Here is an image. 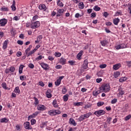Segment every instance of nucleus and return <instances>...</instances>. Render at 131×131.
I'll use <instances>...</instances> for the list:
<instances>
[{
	"label": "nucleus",
	"instance_id": "1",
	"mask_svg": "<svg viewBox=\"0 0 131 131\" xmlns=\"http://www.w3.org/2000/svg\"><path fill=\"white\" fill-rule=\"evenodd\" d=\"M111 90V87H110V84L109 83L103 84L100 87V91L103 93H108L110 92Z\"/></svg>",
	"mask_w": 131,
	"mask_h": 131
},
{
	"label": "nucleus",
	"instance_id": "2",
	"mask_svg": "<svg viewBox=\"0 0 131 131\" xmlns=\"http://www.w3.org/2000/svg\"><path fill=\"white\" fill-rule=\"evenodd\" d=\"M40 26V23L39 21L33 22L31 24V28L32 29H35V28H38Z\"/></svg>",
	"mask_w": 131,
	"mask_h": 131
},
{
	"label": "nucleus",
	"instance_id": "3",
	"mask_svg": "<svg viewBox=\"0 0 131 131\" xmlns=\"http://www.w3.org/2000/svg\"><path fill=\"white\" fill-rule=\"evenodd\" d=\"M105 113H106V112H105V111H104L103 110H99V111H96L95 112H94L95 115H96V116H97V117H99V116L104 115V114H105Z\"/></svg>",
	"mask_w": 131,
	"mask_h": 131
},
{
	"label": "nucleus",
	"instance_id": "4",
	"mask_svg": "<svg viewBox=\"0 0 131 131\" xmlns=\"http://www.w3.org/2000/svg\"><path fill=\"white\" fill-rule=\"evenodd\" d=\"M24 126L26 129H32V126H31V125H30V122L28 121H26L24 123Z\"/></svg>",
	"mask_w": 131,
	"mask_h": 131
},
{
	"label": "nucleus",
	"instance_id": "5",
	"mask_svg": "<svg viewBox=\"0 0 131 131\" xmlns=\"http://www.w3.org/2000/svg\"><path fill=\"white\" fill-rule=\"evenodd\" d=\"M39 65L45 70L47 71V70H50V66L47 63H45V62H41L39 63Z\"/></svg>",
	"mask_w": 131,
	"mask_h": 131
},
{
	"label": "nucleus",
	"instance_id": "6",
	"mask_svg": "<svg viewBox=\"0 0 131 131\" xmlns=\"http://www.w3.org/2000/svg\"><path fill=\"white\" fill-rule=\"evenodd\" d=\"M8 23V19L6 18H2L0 20V27H5Z\"/></svg>",
	"mask_w": 131,
	"mask_h": 131
},
{
	"label": "nucleus",
	"instance_id": "7",
	"mask_svg": "<svg viewBox=\"0 0 131 131\" xmlns=\"http://www.w3.org/2000/svg\"><path fill=\"white\" fill-rule=\"evenodd\" d=\"M39 114V112H35L33 113L32 115H31L28 116V120H30V119H32V118H35L37 115Z\"/></svg>",
	"mask_w": 131,
	"mask_h": 131
},
{
	"label": "nucleus",
	"instance_id": "8",
	"mask_svg": "<svg viewBox=\"0 0 131 131\" xmlns=\"http://www.w3.org/2000/svg\"><path fill=\"white\" fill-rule=\"evenodd\" d=\"M88 60L85 59L84 60L83 64V71H85V70H89V67L88 66Z\"/></svg>",
	"mask_w": 131,
	"mask_h": 131
},
{
	"label": "nucleus",
	"instance_id": "9",
	"mask_svg": "<svg viewBox=\"0 0 131 131\" xmlns=\"http://www.w3.org/2000/svg\"><path fill=\"white\" fill-rule=\"evenodd\" d=\"M37 108L39 111H45V110H47V107L41 104H38Z\"/></svg>",
	"mask_w": 131,
	"mask_h": 131
},
{
	"label": "nucleus",
	"instance_id": "10",
	"mask_svg": "<svg viewBox=\"0 0 131 131\" xmlns=\"http://www.w3.org/2000/svg\"><path fill=\"white\" fill-rule=\"evenodd\" d=\"M123 95H124V91L122 90L121 88H119L118 90V97H121Z\"/></svg>",
	"mask_w": 131,
	"mask_h": 131
},
{
	"label": "nucleus",
	"instance_id": "11",
	"mask_svg": "<svg viewBox=\"0 0 131 131\" xmlns=\"http://www.w3.org/2000/svg\"><path fill=\"white\" fill-rule=\"evenodd\" d=\"M100 43L102 47H106L108 43H109V41H108V40L105 39L102 41H100Z\"/></svg>",
	"mask_w": 131,
	"mask_h": 131
},
{
	"label": "nucleus",
	"instance_id": "12",
	"mask_svg": "<svg viewBox=\"0 0 131 131\" xmlns=\"http://www.w3.org/2000/svg\"><path fill=\"white\" fill-rule=\"evenodd\" d=\"M8 43H9V40L6 39L3 42V47H2L3 50H6L7 48H8Z\"/></svg>",
	"mask_w": 131,
	"mask_h": 131
},
{
	"label": "nucleus",
	"instance_id": "13",
	"mask_svg": "<svg viewBox=\"0 0 131 131\" xmlns=\"http://www.w3.org/2000/svg\"><path fill=\"white\" fill-rule=\"evenodd\" d=\"M52 105L54 108H58V109H60V107H59V105H58V103L57 102V100L54 99L53 101Z\"/></svg>",
	"mask_w": 131,
	"mask_h": 131
},
{
	"label": "nucleus",
	"instance_id": "14",
	"mask_svg": "<svg viewBox=\"0 0 131 131\" xmlns=\"http://www.w3.org/2000/svg\"><path fill=\"white\" fill-rule=\"evenodd\" d=\"M121 67V64L120 63H117L113 66V69L114 70H118L119 68Z\"/></svg>",
	"mask_w": 131,
	"mask_h": 131
},
{
	"label": "nucleus",
	"instance_id": "15",
	"mask_svg": "<svg viewBox=\"0 0 131 131\" xmlns=\"http://www.w3.org/2000/svg\"><path fill=\"white\" fill-rule=\"evenodd\" d=\"M69 123L70 124H72L74 126H76V123L75 122V120H74V118H71L70 119Z\"/></svg>",
	"mask_w": 131,
	"mask_h": 131
},
{
	"label": "nucleus",
	"instance_id": "16",
	"mask_svg": "<svg viewBox=\"0 0 131 131\" xmlns=\"http://www.w3.org/2000/svg\"><path fill=\"white\" fill-rule=\"evenodd\" d=\"M48 114L50 115V116H56V114L55 113V110H51L48 111Z\"/></svg>",
	"mask_w": 131,
	"mask_h": 131
},
{
	"label": "nucleus",
	"instance_id": "17",
	"mask_svg": "<svg viewBox=\"0 0 131 131\" xmlns=\"http://www.w3.org/2000/svg\"><path fill=\"white\" fill-rule=\"evenodd\" d=\"M59 63L61 64V65H65V64H66V59L61 57L59 60Z\"/></svg>",
	"mask_w": 131,
	"mask_h": 131
},
{
	"label": "nucleus",
	"instance_id": "18",
	"mask_svg": "<svg viewBox=\"0 0 131 131\" xmlns=\"http://www.w3.org/2000/svg\"><path fill=\"white\" fill-rule=\"evenodd\" d=\"M42 39V35H40L37 37V40L35 41V43H39V41Z\"/></svg>",
	"mask_w": 131,
	"mask_h": 131
},
{
	"label": "nucleus",
	"instance_id": "19",
	"mask_svg": "<svg viewBox=\"0 0 131 131\" xmlns=\"http://www.w3.org/2000/svg\"><path fill=\"white\" fill-rule=\"evenodd\" d=\"M1 11L2 12H9V8L5 6H3L1 8Z\"/></svg>",
	"mask_w": 131,
	"mask_h": 131
},
{
	"label": "nucleus",
	"instance_id": "20",
	"mask_svg": "<svg viewBox=\"0 0 131 131\" xmlns=\"http://www.w3.org/2000/svg\"><path fill=\"white\" fill-rule=\"evenodd\" d=\"M39 10H44V11H46L47 10V6L45 4H40L39 5Z\"/></svg>",
	"mask_w": 131,
	"mask_h": 131
},
{
	"label": "nucleus",
	"instance_id": "21",
	"mask_svg": "<svg viewBox=\"0 0 131 131\" xmlns=\"http://www.w3.org/2000/svg\"><path fill=\"white\" fill-rule=\"evenodd\" d=\"M120 22V19L118 18H116L113 19V23L114 25H118V23Z\"/></svg>",
	"mask_w": 131,
	"mask_h": 131
},
{
	"label": "nucleus",
	"instance_id": "22",
	"mask_svg": "<svg viewBox=\"0 0 131 131\" xmlns=\"http://www.w3.org/2000/svg\"><path fill=\"white\" fill-rule=\"evenodd\" d=\"M48 122H49L48 121L42 122L41 124L40 125V127L41 128H43L45 126H47V125H48Z\"/></svg>",
	"mask_w": 131,
	"mask_h": 131
},
{
	"label": "nucleus",
	"instance_id": "23",
	"mask_svg": "<svg viewBox=\"0 0 131 131\" xmlns=\"http://www.w3.org/2000/svg\"><path fill=\"white\" fill-rule=\"evenodd\" d=\"M81 56H82V50H81L77 55V59H78V60H81Z\"/></svg>",
	"mask_w": 131,
	"mask_h": 131
},
{
	"label": "nucleus",
	"instance_id": "24",
	"mask_svg": "<svg viewBox=\"0 0 131 131\" xmlns=\"http://www.w3.org/2000/svg\"><path fill=\"white\" fill-rule=\"evenodd\" d=\"M1 123H4V122L5 123H7V122H9V119L7 118H4L1 119Z\"/></svg>",
	"mask_w": 131,
	"mask_h": 131
},
{
	"label": "nucleus",
	"instance_id": "25",
	"mask_svg": "<svg viewBox=\"0 0 131 131\" xmlns=\"http://www.w3.org/2000/svg\"><path fill=\"white\" fill-rule=\"evenodd\" d=\"M14 93H15L16 94H17V95H19L20 91V89H19V86H16L14 90Z\"/></svg>",
	"mask_w": 131,
	"mask_h": 131
},
{
	"label": "nucleus",
	"instance_id": "26",
	"mask_svg": "<svg viewBox=\"0 0 131 131\" xmlns=\"http://www.w3.org/2000/svg\"><path fill=\"white\" fill-rule=\"evenodd\" d=\"M92 115V113H88L87 114H85L83 115V119H85L86 118H89V117Z\"/></svg>",
	"mask_w": 131,
	"mask_h": 131
},
{
	"label": "nucleus",
	"instance_id": "27",
	"mask_svg": "<svg viewBox=\"0 0 131 131\" xmlns=\"http://www.w3.org/2000/svg\"><path fill=\"white\" fill-rule=\"evenodd\" d=\"M2 86L4 90H10V89L7 86V83L6 82L2 83Z\"/></svg>",
	"mask_w": 131,
	"mask_h": 131
},
{
	"label": "nucleus",
	"instance_id": "28",
	"mask_svg": "<svg viewBox=\"0 0 131 131\" xmlns=\"http://www.w3.org/2000/svg\"><path fill=\"white\" fill-rule=\"evenodd\" d=\"M57 4L58 7H64V4H63V3L61 2V0L57 1Z\"/></svg>",
	"mask_w": 131,
	"mask_h": 131
},
{
	"label": "nucleus",
	"instance_id": "29",
	"mask_svg": "<svg viewBox=\"0 0 131 131\" xmlns=\"http://www.w3.org/2000/svg\"><path fill=\"white\" fill-rule=\"evenodd\" d=\"M94 11H96V12H98L101 10V8H100L98 5H96L93 7Z\"/></svg>",
	"mask_w": 131,
	"mask_h": 131
},
{
	"label": "nucleus",
	"instance_id": "30",
	"mask_svg": "<svg viewBox=\"0 0 131 131\" xmlns=\"http://www.w3.org/2000/svg\"><path fill=\"white\" fill-rule=\"evenodd\" d=\"M69 97V95L68 94H66L63 97V100L64 102H67L68 101V97Z\"/></svg>",
	"mask_w": 131,
	"mask_h": 131
},
{
	"label": "nucleus",
	"instance_id": "31",
	"mask_svg": "<svg viewBox=\"0 0 131 131\" xmlns=\"http://www.w3.org/2000/svg\"><path fill=\"white\" fill-rule=\"evenodd\" d=\"M73 105L74 106L79 107V106H82V102H74Z\"/></svg>",
	"mask_w": 131,
	"mask_h": 131
},
{
	"label": "nucleus",
	"instance_id": "32",
	"mask_svg": "<svg viewBox=\"0 0 131 131\" xmlns=\"http://www.w3.org/2000/svg\"><path fill=\"white\" fill-rule=\"evenodd\" d=\"M120 75V73L119 72H116L114 73V77L115 78H117Z\"/></svg>",
	"mask_w": 131,
	"mask_h": 131
},
{
	"label": "nucleus",
	"instance_id": "33",
	"mask_svg": "<svg viewBox=\"0 0 131 131\" xmlns=\"http://www.w3.org/2000/svg\"><path fill=\"white\" fill-rule=\"evenodd\" d=\"M24 68V66L21 65L19 68V73L21 74L23 72V69Z\"/></svg>",
	"mask_w": 131,
	"mask_h": 131
},
{
	"label": "nucleus",
	"instance_id": "34",
	"mask_svg": "<svg viewBox=\"0 0 131 131\" xmlns=\"http://www.w3.org/2000/svg\"><path fill=\"white\" fill-rule=\"evenodd\" d=\"M10 32L11 34L13 36H15V35H16V30H15V29H12L10 31Z\"/></svg>",
	"mask_w": 131,
	"mask_h": 131
},
{
	"label": "nucleus",
	"instance_id": "35",
	"mask_svg": "<svg viewBox=\"0 0 131 131\" xmlns=\"http://www.w3.org/2000/svg\"><path fill=\"white\" fill-rule=\"evenodd\" d=\"M32 48V45H30L29 46V48H28L26 51H25V53L27 55H28V52H29V51H30V50H31V49Z\"/></svg>",
	"mask_w": 131,
	"mask_h": 131
},
{
	"label": "nucleus",
	"instance_id": "36",
	"mask_svg": "<svg viewBox=\"0 0 131 131\" xmlns=\"http://www.w3.org/2000/svg\"><path fill=\"white\" fill-rule=\"evenodd\" d=\"M34 100H35L34 104L35 105V106L39 104V101H38V99H37V98L34 97Z\"/></svg>",
	"mask_w": 131,
	"mask_h": 131
},
{
	"label": "nucleus",
	"instance_id": "37",
	"mask_svg": "<svg viewBox=\"0 0 131 131\" xmlns=\"http://www.w3.org/2000/svg\"><path fill=\"white\" fill-rule=\"evenodd\" d=\"M100 93V91L94 90L93 92V95L94 96H98Z\"/></svg>",
	"mask_w": 131,
	"mask_h": 131
},
{
	"label": "nucleus",
	"instance_id": "38",
	"mask_svg": "<svg viewBox=\"0 0 131 131\" xmlns=\"http://www.w3.org/2000/svg\"><path fill=\"white\" fill-rule=\"evenodd\" d=\"M55 84L56 86H59L61 84V81L58 79L55 82Z\"/></svg>",
	"mask_w": 131,
	"mask_h": 131
},
{
	"label": "nucleus",
	"instance_id": "39",
	"mask_svg": "<svg viewBox=\"0 0 131 131\" xmlns=\"http://www.w3.org/2000/svg\"><path fill=\"white\" fill-rule=\"evenodd\" d=\"M36 123V120L34 119H32L31 120V125H34Z\"/></svg>",
	"mask_w": 131,
	"mask_h": 131
},
{
	"label": "nucleus",
	"instance_id": "40",
	"mask_svg": "<svg viewBox=\"0 0 131 131\" xmlns=\"http://www.w3.org/2000/svg\"><path fill=\"white\" fill-rule=\"evenodd\" d=\"M43 59V58H45L43 56L42 57V56L41 55H40L38 57H37L36 58H35V60L36 61H40V60H41V59Z\"/></svg>",
	"mask_w": 131,
	"mask_h": 131
},
{
	"label": "nucleus",
	"instance_id": "41",
	"mask_svg": "<svg viewBox=\"0 0 131 131\" xmlns=\"http://www.w3.org/2000/svg\"><path fill=\"white\" fill-rule=\"evenodd\" d=\"M54 55L55 57H61V56H62V54H61L60 52H56Z\"/></svg>",
	"mask_w": 131,
	"mask_h": 131
},
{
	"label": "nucleus",
	"instance_id": "42",
	"mask_svg": "<svg viewBox=\"0 0 131 131\" xmlns=\"http://www.w3.org/2000/svg\"><path fill=\"white\" fill-rule=\"evenodd\" d=\"M54 112L55 113V115H58L59 114H61V111L59 110H54Z\"/></svg>",
	"mask_w": 131,
	"mask_h": 131
},
{
	"label": "nucleus",
	"instance_id": "43",
	"mask_svg": "<svg viewBox=\"0 0 131 131\" xmlns=\"http://www.w3.org/2000/svg\"><path fill=\"white\" fill-rule=\"evenodd\" d=\"M104 105V102L103 101H99L97 103L98 107H101V106H103Z\"/></svg>",
	"mask_w": 131,
	"mask_h": 131
},
{
	"label": "nucleus",
	"instance_id": "44",
	"mask_svg": "<svg viewBox=\"0 0 131 131\" xmlns=\"http://www.w3.org/2000/svg\"><path fill=\"white\" fill-rule=\"evenodd\" d=\"M36 51H35V50H33L32 51H31L28 54V57H29V56H31V55L34 54V52H35Z\"/></svg>",
	"mask_w": 131,
	"mask_h": 131
},
{
	"label": "nucleus",
	"instance_id": "45",
	"mask_svg": "<svg viewBox=\"0 0 131 131\" xmlns=\"http://www.w3.org/2000/svg\"><path fill=\"white\" fill-rule=\"evenodd\" d=\"M119 45L120 46L121 49H125V48H126V45H125V43H122Z\"/></svg>",
	"mask_w": 131,
	"mask_h": 131
},
{
	"label": "nucleus",
	"instance_id": "46",
	"mask_svg": "<svg viewBox=\"0 0 131 131\" xmlns=\"http://www.w3.org/2000/svg\"><path fill=\"white\" fill-rule=\"evenodd\" d=\"M97 75L99 77H101L103 76V71H99L97 73Z\"/></svg>",
	"mask_w": 131,
	"mask_h": 131
},
{
	"label": "nucleus",
	"instance_id": "47",
	"mask_svg": "<svg viewBox=\"0 0 131 131\" xmlns=\"http://www.w3.org/2000/svg\"><path fill=\"white\" fill-rule=\"evenodd\" d=\"M64 9H59L58 10H57V12L59 13V14H62L63 13H64Z\"/></svg>",
	"mask_w": 131,
	"mask_h": 131
},
{
	"label": "nucleus",
	"instance_id": "48",
	"mask_svg": "<svg viewBox=\"0 0 131 131\" xmlns=\"http://www.w3.org/2000/svg\"><path fill=\"white\" fill-rule=\"evenodd\" d=\"M126 80V78L123 77L119 79L120 82H123L124 81H125Z\"/></svg>",
	"mask_w": 131,
	"mask_h": 131
},
{
	"label": "nucleus",
	"instance_id": "49",
	"mask_svg": "<svg viewBox=\"0 0 131 131\" xmlns=\"http://www.w3.org/2000/svg\"><path fill=\"white\" fill-rule=\"evenodd\" d=\"M99 67L101 69H103L104 68H106V67H107V64H100L99 66Z\"/></svg>",
	"mask_w": 131,
	"mask_h": 131
},
{
	"label": "nucleus",
	"instance_id": "50",
	"mask_svg": "<svg viewBox=\"0 0 131 131\" xmlns=\"http://www.w3.org/2000/svg\"><path fill=\"white\" fill-rule=\"evenodd\" d=\"M68 62H69V64H70V65H71L72 66L73 65H75L76 62L73 60H70Z\"/></svg>",
	"mask_w": 131,
	"mask_h": 131
},
{
	"label": "nucleus",
	"instance_id": "51",
	"mask_svg": "<svg viewBox=\"0 0 131 131\" xmlns=\"http://www.w3.org/2000/svg\"><path fill=\"white\" fill-rule=\"evenodd\" d=\"M130 118H131V115H129L125 117V120H126V121H127V120H129Z\"/></svg>",
	"mask_w": 131,
	"mask_h": 131
},
{
	"label": "nucleus",
	"instance_id": "52",
	"mask_svg": "<svg viewBox=\"0 0 131 131\" xmlns=\"http://www.w3.org/2000/svg\"><path fill=\"white\" fill-rule=\"evenodd\" d=\"M122 15V12H121V11H118V12H116L115 14V16H120V15Z\"/></svg>",
	"mask_w": 131,
	"mask_h": 131
},
{
	"label": "nucleus",
	"instance_id": "53",
	"mask_svg": "<svg viewBox=\"0 0 131 131\" xmlns=\"http://www.w3.org/2000/svg\"><path fill=\"white\" fill-rule=\"evenodd\" d=\"M17 43H18V45H20V46H22L24 43L23 41L21 40H18L17 41Z\"/></svg>",
	"mask_w": 131,
	"mask_h": 131
},
{
	"label": "nucleus",
	"instance_id": "54",
	"mask_svg": "<svg viewBox=\"0 0 131 131\" xmlns=\"http://www.w3.org/2000/svg\"><path fill=\"white\" fill-rule=\"evenodd\" d=\"M20 80H25L26 79V76H20Z\"/></svg>",
	"mask_w": 131,
	"mask_h": 131
},
{
	"label": "nucleus",
	"instance_id": "55",
	"mask_svg": "<svg viewBox=\"0 0 131 131\" xmlns=\"http://www.w3.org/2000/svg\"><path fill=\"white\" fill-rule=\"evenodd\" d=\"M62 94H64L67 93V89H66V88H63L62 90Z\"/></svg>",
	"mask_w": 131,
	"mask_h": 131
},
{
	"label": "nucleus",
	"instance_id": "56",
	"mask_svg": "<svg viewBox=\"0 0 131 131\" xmlns=\"http://www.w3.org/2000/svg\"><path fill=\"white\" fill-rule=\"evenodd\" d=\"M46 97L48 98H52V94L46 93Z\"/></svg>",
	"mask_w": 131,
	"mask_h": 131
},
{
	"label": "nucleus",
	"instance_id": "57",
	"mask_svg": "<svg viewBox=\"0 0 131 131\" xmlns=\"http://www.w3.org/2000/svg\"><path fill=\"white\" fill-rule=\"evenodd\" d=\"M15 67H11L9 70L11 72H14V71H15Z\"/></svg>",
	"mask_w": 131,
	"mask_h": 131
},
{
	"label": "nucleus",
	"instance_id": "58",
	"mask_svg": "<svg viewBox=\"0 0 131 131\" xmlns=\"http://www.w3.org/2000/svg\"><path fill=\"white\" fill-rule=\"evenodd\" d=\"M29 68H31V69H33V68H34V64L33 63H30L29 64Z\"/></svg>",
	"mask_w": 131,
	"mask_h": 131
},
{
	"label": "nucleus",
	"instance_id": "59",
	"mask_svg": "<svg viewBox=\"0 0 131 131\" xmlns=\"http://www.w3.org/2000/svg\"><path fill=\"white\" fill-rule=\"evenodd\" d=\"M54 57L52 56H48V60H49V61H54Z\"/></svg>",
	"mask_w": 131,
	"mask_h": 131
},
{
	"label": "nucleus",
	"instance_id": "60",
	"mask_svg": "<svg viewBox=\"0 0 131 131\" xmlns=\"http://www.w3.org/2000/svg\"><path fill=\"white\" fill-rule=\"evenodd\" d=\"M96 12H93V13H91V18H95V17H96Z\"/></svg>",
	"mask_w": 131,
	"mask_h": 131
},
{
	"label": "nucleus",
	"instance_id": "61",
	"mask_svg": "<svg viewBox=\"0 0 131 131\" xmlns=\"http://www.w3.org/2000/svg\"><path fill=\"white\" fill-rule=\"evenodd\" d=\"M56 69H62V66L61 65H57L55 67Z\"/></svg>",
	"mask_w": 131,
	"mask_h": 131
},
{
	"label": "nucleus",
	"instance_id": "62",
	"mask_svg": "<svg viewBox=\"0 0 131 131\" xmlns=\"http://www.w3.org/2000/svg\"><path fill=\"white\" fill-rule=\"evenodd\" d=\"M117 102V99H114L112 100L111 103L112 104H115Z\"/></svg>",
	"mask_w": 131,
	"mask_h": 131
},
{
	"label": "nucleus",
	"instance_id": "63",
	"mask_svg": "<svg viewBox=\"0 0 131 131\" xmlns=\"http://www.w3.org/2000/svg\"><path fill=\"white\" fill-rule=\"evenodd\" d=\"M126 64L128 67H131V61H126Z\"/></svg>",
	"mask_w": 131,
	"mask_h": 131
},
{
	"label": "nucleus",
	"instance_id": "64",
	"mask_svg": "<svg viewBox=\"0 0 131 131\" xmlns=\"http://www.w3.org/2000/svg\"><path fill=\"white\" fill-rule=\"evenodd\" d=\"M15 128H16V129L17 130H20V125L17 124V125H16V126H15Z\"/></svg>",
	"mask_w": 131,
	"mask_h": 131
}]
</instances>
